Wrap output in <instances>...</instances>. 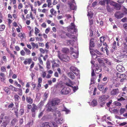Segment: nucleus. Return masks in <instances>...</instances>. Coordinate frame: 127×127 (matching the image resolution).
Masks as SVG:
<instances>
[{"mask_svg":"<svg viewBox=\"0 0 127 127\" xmlns=\"http://www.w3.org/2000/svg\"><path fill=\"white\" fill-rule=\"evenodd\" d=\"M122 15L126 14H127V9L124 6H123L122 8Z\"/></svg>","mask_w":127,"mask_h":127,"instance_id":"393cba45","label":"nucleus"},{"mask_svg":"<svg viewBox=\"0 0 127 127\" xmlns=\"http://www.w3.org/2000/svg\"><path fill=\"white\" fill-rule=\"evenodd\" d=\"M90 105L93 106H96L97 104V102L96 100H93L91 102H89Z\"/></svg>","mask_w":127,"mask_h":127,"instance_id":"aec40b11","label":"nucleus"},{"mask_svg":"<svg viewBox=\"0 0 127 127\" xmlns=\"http://www.w3.org/2000/svg\"><path fill=\"white\" fill-rule=\"evenodd\" d=\"M123 44L124 47H123V48L125 49V51H126L127 52V45L126 44V43L125 42H123Z\"/></svg>","mask_w":127,"mask_h":127,"instance_id":"a18cd8bd","label":"nucleus"},{"mask_svg":"<svg viewBox=\"0 0 127 127\" xmlns=\"http://www.w3.org/2000/svg\"><path fill=\"white\" fill-rule=\"evenodd\" d=\"M114 15L115 17L117 19H121L123 17L122 13L121 14L120 12H116Z\"/></svg>","mask_w":127,"mask_h":127,"instance_id":"dca6fc26","label":"nucleus"},{"mask_svg":"<svg viewBox=\"0 0 127 127\" xmlns=\"http://www.w3.org/2000/svg\"><path fill=\"white\" fill-rule=\"evenodd\" d=\"M15 99L16 101H17L19 100V97L17 94H16L14 95Z\"/></svg>","mask_w":127,"mask_h":127,"instance_id":"603ef678","label":"nucleus"},{"mask_svg":"<svg viewBox=\"0 0 127 127\" xmlns=\"http://www.w3.org/2000/svg\"><path fill=\"white\" fill-rule=\"evenodd\" d=\"M126 109L125 108H121L120 110V113L121 114H123L126 111Z\"/></svg>","mask_w":127,"mask_h":127,"instance_id":"49530a36","label":"nucleus"},{"mask_svg":"<svg viewBox=\"0 0 127 127\" xmlns=\"http://www.w3.org/2000/svg\"><path fill=\"white\" fill-rule=\"evenodd\" d=\"M107 46L104 47V48L103 47H102L100 49L101 51L103 52H104V51H105L107 53V52H108V50L107 49Z\"/></svg>","mask_w":127,"mask_h":127,"instance_id":"2f4dec72","label":"nucleus"},{"mask_svg":"<svg viewBox=\"0 0 127 127\" xmlns=\"http://www.w3.org/2000/svg\"><path fill=\"white\" fill-rule=\"evenodd\" d=\"M68 76L72 79H73L74 77V74L71 72H69L67 73Z\"/></svg>","mask_w":127,"mask_h":127,"instance_id":"7c9ffc66","label":"nucleus"},{"mask_svg":"<svg viewBox=\"0 0 127 127\" xmlns=\"http://www.w3.org/2000/svg\"><path fill=\"white\" fill-rule=\"evenodd\" d=\"M5 28V26L4 25H0V31H3Z\"/></svg>","mask_w":127,"mask_h":127,"instance_id":"8fccbe9b","label":"nucleus"},{"mask_svg":"<svg viewBox=\"0 0 127 127\" xmlns=\"http://www.w3.org/2000/svg\"><path fill=\"white\" fill-rule=\"evenodd\" d=\"M8 53L10 55V57L11 58H13V59H15V56L11 53V52L9 51Z\"/></svg>","mask_w":127,"mask_h":127,"instance_id":"0e129e2a","label":"nucleus"},{"mask_svg":"<svg viewBox=\"0 0 127 127\" xmlns=\"http://www.w3.org/2000/svg\"><path fill=\"white\" fill-rule=\"evenodd\" d=\"M71 50L72 56L75 58H77L78 57V47L76 46H74V49L73 47H71L70 48Z\"/></svg>","mask_w":127,"mask_h":127,"instance_id":"f03ea898","label":"nucleus"},{"mask_svg":"<svg viewBox=\"0 0 127 127\" xmlns=\"http://www.w3.org/2000/svg\"><path fill=\"white\" fill-rule=\"evenodd\" d=\"M94 43L92 40V39H91L90 41L89 48L90 49V52L92 56V58L93 59H94L95 58L96 59L97 58L96 55L93 52H92V48L94 46Z\"/></svg>","mask_w":127,"mask_h":127,"instance_id":"20e7f679","label":"nucleus"},{"mask_svg":"<svg viewBox=\"0 0 127 127\" xmlns=\"http://www.w3.org/2000/svg\"><path fill=\"white\" fill-rule=\"evenodd\" d=\"M18 94L20 95H22V90L21 89H19L18 90Z\"/></svg>","mask_w":127,"mask_h":127,"instance_id":"864d4df0","label":"nucleus"},{"mask_svg":"<svg viewBox=\"0 0 127 127\" xmlns=\"http://www.w3.org/2000/svg\"><path fill=\"white\" fill-rule=\"evenodd\" d=\"M47 2L48 3V6L49 7H51L52 5L51 0H47Z\"/></svg>","mask_w":127,"mask_h":127,"instance_id":"ea45409f","label":"nucleus"},{"mask_svg":"<svg viewBox=\"0 0 127 127\" xmlns=\"http://www.w3.org/2000/svg\"><path fill=\"white\" fill-rule=\"evenodd\" d=\"M70 91V89L68 87H64L61 90V93L63 94H67L69 93Z\"/></svg>","mask_w":127,"mask_h":127,"instance_id":"6e6552de","label":"nucleus"},{"mask_svg":"<svg viewBox=\"0 0 127 127\" xmlns=\"http://www.w3.org/2000/svg\"><path fill=\"white\" fill-rule=\"evenodd\" d=\"M70 69L76 75H78L79 73V71L77 68L73 66L70 67Z\"/></svg>","mask_w":127,"mask_h":127,"instance_id":"9d476101","label":"nucleus"},{"mask_svg":"<svg viewBox=\"0 0 127 127\" xmlns=\"http://www.w3.org/2000/svg\"><path fill=\"white\" fill-rule=\"evenodd\" d=\"M115 8L116 9L119 10L121 9V7L118 4H117L116 5L115 7Z\"/></svg>","mask_w":127,"mask_h":127,"instance_id":"3c124183","label":"nucleus"},{"mask_svg":"<svg viewBox=\"0 0 127 127\" xmlns=\"http://www.w3.org/2000/svg\"><path fill=\"white\" fill-rule=\"evenodd\" d=\"M24 50L25 51L27 55H29L31 53V51L27 48H24Z\"/></svg>","mask_w":127,"mask_h":127,"instance_id":"e433bc0d","label":"nucleus"},{"mask_svg":"<svg viewBox=\"0 0 127 127\" xmlns=\"http://www.w3.org/2000/svg\"><path fill=\"white\" fill-rule=\"evenodd\" d=\"M72 88L74 92H75L76 91H77L78 89V88L77 87H72Z\"/></svg>","mask_w":127,"mask_h":127,"instance_id":"338daca9","label":"nucleus"},{"mask_svg":"<svg viewBox=\"0 0 127 127\" xmlns=\"http://www.w3.org/2000/svg\"><path fill=\"white\" fill-rule=\"evenodd\" d=\"M106 8L108 12H112V9L110 8L108 5H107Z\"/></svg>","mask_w":127,"mask_h":127,"instance_id":"de8ad7c7","label":"nucleus"},{"mask_svg":"<svg viewBox=\"0 0 127 127\" xmlns=\"http://www.w3.org/2000/svg\"><path fill=\"white\" fill-rule=\"evenodd\" d=\"M38 60L39 61V63L40 65H43V62L42 61V59L40 58H38Z\"/></svg>","mask_w":127,"mask_h":127,"instance_id":"5fc2aeb1","label":"nucleus"},{"mask_svg":"<svg viewBox=\"0 0 127 127\" xmlns=\"http://www.w3.org/2000/svg\"><path fill=\"white\" fill-rule=\"evenodd\" d=\"M109 97V96L108 95H104L100 96L99 97V99L101 101H103L106 100Z\"/></svg>","mask_w":127,"mask_h":127,"instance_id":"ddd939ff","label":"nucleus"},{"mask_svg":"<svg viewBox=\"0 0 127 127\" xmlns=\"http://www.w3.org/2000/svg\"><path fill=\"white\" fill-rule=\"evenodd\" d=\"M50 12L52 15H53L56 14L57 13V11H55L53 8L50 9Z\"/></svg>","mask_w":127,"mask_h":127,"instance_id":"58836bf2","label":"nucleus"},{"mask_svg":"<svg viewBox=\"0 0 127 127\" xmlns=\"http://www.w3.org/2000/svg\"><path fill=\"white\" fill-rule=\"evenodd\" d=\"M62 51L63 53H68L69 52V49L67 48H62Z\"/></svg>","mask_w":127,"mask_h":127,"instance_id":"a878e982","label":"nucleus"},{"mask_svg":"<svg viewBox=\"0 0 127 127\" xmlns=\"http://www.w3.org/2000/svg\"><path fill=\"white\" fill-rule=\"evenodd\" d=\"M116 68L118 70L119 72H123L125 70L124 67H123L121 65H117L116 67Z\"/></svg>","mask_w":127,"mask_h":127,"instance_id":"a211bd4d","label":"nucleus"},{"mask_svg":"<svg viewBox=\"0 0 127 127\" xmlns=\"http://www.w3.org/2000/svg\"><path fill=\"white\" fill-rule=\"evenodd\" d=\"M60 102V100L57 99H53L51 103H48L47 104V111H53L54 110H55L56 107L55 106L58 105Z\"/></svg>","mask_w":127,"mask_h":127,"instance_id":"f257e3e1","label":"nucleus"},{"mask_svg":"<svg viewBox=\"0 0 127 127\" xmlns=\"http://www.w3.org/2000/svg\"><path fill=\"white\" fill-rule=\"evenodd\" d=\"M55 121L58 124H61L64 122L63 119L62 117H61L60 118L59 117L57 118H55Z\"/></svg>","mask_w":127,"mask_h":127,"instance_id":"f8f14e48","label":"nucleus"},{"mask_svg":"<svg viewBox=\"0 0 127 127\" xmlns=\"http://www.w3.org/2000/svg\"><path fill=\"white\" fill-rule=\"evenodd\" d=\"M105 38L104 37H101L100 38V41L101 42H103L105 40Z\"/></svg>","mask_w":127,"mask_h":127,"instance_id":"052dcab7","label":"nucleus"},{"mask_svg":"<svg viewBox=\"0 0 127 127\" xmlns=\"http://www.w3.org/2000/svg\"><path fill=\"white\" fill-rule=\"evenodd\" d=\"M14 106V104L13 103H11L9 105L8 107V108L9 109H10L11 108L13 107Z\"/></svg>","mask_w":127,"mask_h":127,"instance_id":"6e6d98bb","label":"nucleus"},{"mask_svg":"<svg viewBox=\"0 0 127 127\" xmlns=\"http://www.w3.org/2000/svg\"><path fill=\"white\" fill-rule=\"evenodd\" d=\"M38 65L39 67V69L40 71H43L44 70V68L39 63H38Z\"/></svg>","mask_w":127,"mask_h":127,"instance_id":"37998d69","label":"nucleus"},{"mask_svg":"<svg viewBox=\"0 0 127 127\" xmlns=\"http://www.w3.org/2000/svg\"><path fill=\"white\" fill-rule=\"evenodd\" d=\"M95 71L96 73H98L99 72H100L101 71V68L99 67L98 66V65L96 64L95 67Z\"/></svg>","mask_w":127,"mask_h":127,"instance_id":"c85d7f7f","label":"nucleus"},{"mask_svg":"<svg viewBox=\"0 0 127 127\" xmlns=\"http://www.w3.org/2000/svg\"><path fill=\"white\" fill-rule=\"evenodd\" d=\"M75 40H67L64 41V44L65 45H71L74 47L73 44L75 42Z\"/></svg>","mask_w":127,"mask_h":127,"instance_id":"9b49d317","label":"nucleus"},{"mask_svg":"<svg viewBox=\"0 0 127 127\" xmlns=\"http://www.w3.org/2000/svg\"><path fill=\"white\" fill-rule=\"evenodd\" d=\"M63 111H64L66 112V114H67L70 112V111L69 110L67 109L65 107H64L63 110Z\"/></svg>","mask_w":127,"mask_h":127,"instance_id":"c03bdc74","label":"nucleus"},{"mask_svg":"<svg viewBox=\"0 0 127 127\" xmlns=\"http://www.w3.org/2000/svg\"><path fill=\"white\" fill-rule=\"evenodd\" d=\"M20 54L22 56H24L25 55V52L23 50H22L20 51Z\"/></svg>","mask_w":127,"mask_h":127,"instance_id":"69168bd1","label":"nucleus"},{"mask_svg":"<svg viewBox=\"0 0 127 127\" xmlns=\"http://www.w3.org/2000/svg\"><path fill=\"white\" fill-rule=\"evenodd\" d=\"M9 89H10L12 91L17 92V89L16 88L13 87L12 85H10L9 86Z\"/></svg>","mask_w":127,"mask_h":127,"instance_id":"f704fd0d","label":"nucleus"},{"mask_svg":"<svg viewBox=\"0 0 127 127\" xmlns=\"http://www.w3.org/2000/svg\"><path fill=\"white\" fill-rule=\"evenodd\" d=\"M91 63L92 64V72L91 73L92 78H91V81L92 82L91 84H92L94 82V81L96 77V76L95 75V74L94 73V67H95V65L94 64V62L92 60L91 61Z\"/></svg>","mask_w":127,"mask_h":127,"instance_id":"39448f33","label":"nucleus"},{"mask_svg":"<svg viewBox=\"0 0 127 127\" xmlns=\"http://www.w3.org/2000/svg\"><path fill=\"white\" fill-rule=\"evenodd\" d=\"M54 116H55V118H57L59 117L61 115L60 112L58 111H55V113H54Z\"/></svg>","mask_w":127,"mask_h":127,"instance_id":"5701e85b","label":"nucleus"},{"mask_svg":"<svg viewBox=\"0 0 127 127\" xmlns=\"http://www.w3.org/2000/svg\"><path fill=\"white\" fill-rule=\"evenodd\" d=\"M113 104L114 105L118 107L120 106L121 105V103L117 101L114 102Z\"/></svg>","mask_w":127,"mask_h":127,"instance_id":"4c0bfd02","label":"nucleus"},{"mask_svg":"<svg viewBox=\"0 0 127 127\" xmlns=\"http://www.w3.org/2000/svg\"><path fill=\"white\" fill-rule=\"evenodd\" d=\"M126 75L124 74H121L120 73H118V77L121 78H126Z\"/></svg>","mask_w":127,"mask_h":127,"instance_id":"cd10ccee","label":"nucleus"},{"mask_svg":"<svg viewBox=\"0 0 127 127\" xmlns=\"http://www.w3.org/2000/svg\"><path fill=\"white\" fill-rule=\"evenodd\" d=\"M99 4L101 5H105V2L104 0L101 1H100Z\"/></svg>","mask_w":127,"mask_h":127,"instance_id":"680f3d73","label":"nucleus"},{"mask_svg":"<svg viewBox=\"0 0 127 127\" xmlns=\"http://www.w3.org/2000/svg\"><path fill=\"white\" fill-rule=\"evenodd\" d=\"M75 26L73 23H71L70 26L67 28L68 31L71 34H74V32H76L77 31V30L75 28Z\"/></svg>","mask_w":127,"mask_h":127,"instance_id":"7ed1b4c3","label":"nucleus"},{"mask_svg":"<svg viewBox=\"0 0 127 127\" xmlns=\"http://www.w3.org/2000/svg\"><path fill=\"white\" fill-rule=\"evenodd\" d=\"M3 119L4 120L3 122L1 124V126L2 127H5L9 122L8 117H7L5 116Z\"/></svg>","mask_w":127,"mask_h":127,"instance_id":"1a4fd4ad","label":"nucleus"},{"mask_svg":"<svg viewBox=\"0 0 127 127\" xmlns=\"http://www.w3.org/2000/svg\"><path fill=\"white\" fill-rule=\"evenodd\" d=\"M68 4L70 5L71 9L74 10L76 8L75 4L74 2V0H69Z\"/></svg>","mask_w":127,"mask_h":127,"instance_id":"0eeeda50","label":"nucleus"},{"mask_svg":"<svg viewBox=\"0 0 127 127\" xmlns=\"http://www.w3.org/2000/svg\"><path fill=\"white\" fill-rule=\"evenodd\" d=\"M18 36L21 39H23L25 37V34L22 33L19 34Z\"/></svg>","mask_w":127,"mask_h":127,"instance_id":"a19ab883","label":"nucleus"},{"mask_svg":"<svg viewBox=\"0 0 127 127\" xmlns=\"http://www.w3.org/2000/svg\"><path fill=\"white\" fill-rule=\"evenodd\" d=\"M66 35L68 37L71 38H72L74 39L75 40H76V37L74 35H72L71 34L69 33H66Z\"/></svg>","mask_w":127,"mask_h":127,"instance_id":"412c9836","label":"nucleus"},{"mask_svg":"<svg viewBox=\"0 0 127 127\" xmlns=\"http://www.w3.org/2000/svg\"><path fill=\"white\" fill-rule=\"evenodd\" d=\"M42 125L43 127H52V125L50 123L47 122L43 123Z\"/></svg>","mask_w":127,"mask_h":127,"instance_id":"2eb2a0df","label":"nucleus"},{"mask_svg":"<svg viewBox=\"0 0 127 127\" xmlns=\"http://www.w3.org/2000/svg\"><path fill=\"white\" fill-rule=\"evenodd\" d=\"M50 30V28L49 27H48L47 28L45 31V32L46 34H47Z\"/></svg>","mask_w":127,"mask_h":127,"instance_id":"774afa93","label":"nucleus"},{"mask_svg":"<svg viewBox=\"0 0 127 127\" xmlns=\"http://www.w3.org/2000/svg\"><path fill=\"white\" fill-rule=\"evenodd\" d=\"M52 67L53 69H54L55 67H58L59 66V65L56 63L54 61H53L52 62Z\"/></svg>","mask_w":127,"mask_h":127,"instance_id":"473e14b6","label":"nucleus"},{"mask_svg":"<svg viewBox=\"0 0 127 127\" xmlns=\"http://www.w3.org/2000/svg\"><path fill=\"white\" fill-rule=\"evenodd\" d=\"M107 116L106 115H104L102 118L101 119V121L103 122H105L106 123H107V124L109 125H111L112 123L110 122H107L106 119V117Z\"/></svg>","mask_w":127,"mask_h":127,"instance_id":"4be33fe9","label":"nucleus"},{"mask_svg":"<svg viewBox=\"0 0 127 127\" xmlns=\"http://www.w3.org/2000/svg\"><path fill=\"white\" fill-rule=\"evenodd\" d=\"M3 90L8 94L9 95L10 93V91L9 89L7 87H5L4 88Z\"/></svg>","mask_w":127,"mask_h":127,"instance_id":"c756f323","label":"nucleus"},{"mask_svg":"<svg viewBox=\"0 0 127 127\" xmlns=\"http://www.w3.org/2000/svg\"><path fill=\"white\" fill-rule=\"evenodd\" d=\"M90 7L88 6L87 7V11L88 13L87 16H88L89 19H91L93 17V13L92 12H91V11L89 10L90 9Z\"/></svg>","mask_w":127,"mask_h":127,"instance_id":"4468645a","label":"nucleus"},{"mask_svg":"<svg viewBox=\"0 0 127 127\" xmlns=\"http://www.w3.org/2000/svg\"><path fill=\"white\" fill-rule=\"evenodd\" d=\"M33 107L31 110L32 112H35V110L37 109L38 107L35 104H33L32 105Z\"/></svg>","mask_w":127,"mask_h":127,"instance_id":"bb28decb","label":"nucleus"},{"mask_svg":"<svg viewBox=\"0 0 127 127\" xmlns=\"http://www.w3.org/2000/svg\"><path fill=\"white\" fill-rule=\"evenodd\" d=\"M123 27L126 31H127V24H124L123 25Z\"/></svg>","mask_w":127,"mask_h":127,"instance_id":"e2e57ef3","label":"nucleus"},{"mask_svg":"<svg viewBox=\"0 0 127 127\" xmlns=\"http://www.w3.org/2000/svg\"><path fill=\"white\" fill-rule=\"evenodd\" d=\"M112 102V100H110L107 103H106V105H107V106L108 107H109Z\"/></svg>","mask_w":127,"mask_h":127,"instance_id":"4d7b16f0","label":"nucleus"},{"mask_svg":"<svg viewBox=\"0 0 127 127\" xmlns=\"http://www.w3.org/2000/svg\"><path fill=\"white\" fill-rule=\"evenodd\" d=\"M32 61V59L31 58L26 59L24 61V64L25 65H26L27 64H30Z\"/></svg>","mask_w":127,"mask_h":127,"instance_id":"6ab92c4d","label":"nucleus"},{"mask_svg":"<svg viewBox=\"0 0 127 127\" xmlns=\"http://www.w3.org/2000/svg\"><path fill=\"white\" fill-rule=\"evenodd\" d=\"M1 71L2 72H5L6 71V68L5 66H2L1 67Z\"/></svg>","mask_w":127,"mask_h":127,"instance_id":"13d9d810","label":"nucleus"},{"mask_svg":"<svg viewBox=\"0 0 127 127\" xmlns=\"http://www.w3.org/2000/svg\"><path fill=\"white\" fill-rule=\"evenodd\" d=\"M35 34L37 35V33H39L40 32V31L36 28L35 27Z\"/></svg>","mask_w":127,"mask_h":127,"instance_id":"bf43d9fd","label":"nucleus"},{"mask_svg":"<svg viewBox=\"0 0 127 127\" xmlns=\"http://www.w3.org/2000/svg\"><path fill=\"white\" fill-rule=\"evenodd\" d=\"M26 100L30 104H32L33 102V99L30 97L27 96L26 97Z\"/></svg>","mask_w":127,"mask_h":127,"instance_id":"b1692460","label":"nucleus"},{"mask_svg":"<svg viewBox=\"0 0 127 127\" xmlns=\"http://www.w3.org/2000/svg\"><path fill=\"white\" fill-rule=\"evenodd\" d=\"M58 56L59 58L62 61L67 62L69 60V58L68 56L65 55H62L61 56L60 55V51H58Z\"/></svg>","mask_w":127,"mask_h":127,"instance_id":"423d86ee","label":"nucleus"},{"mask_svg":"<svg viewBox=\"0 0 127 127\" xmlns=\"http://www.w3.org/2000/svg\"><path fill=\"white\" fill-rule=\"evenodd\" d=\"M98 88L100 91H102L104 89V88L103 86L100 85H98Z\"/></svg>","mask_w":127,"mask_h":127,"instance_id":"79ce46f5","label":"nucleus"},{"mask_svg":"<svg viewBox=\"0 0 127 127\" xmlns=\"http://www.w3.org/2000/svg\"><path fill=\"white\" fill-rule=\"evenodd\" d=\"M119 91L118 89L113 90L111 92V94L112 95H114L119 93Z\"/></svg>","mask_w":127,"mask_h":127,"instance_id":"f3484780","label":"nucleus"},{"mask_svg":"<svg viewBox=\"0 0 127 127\" xmlns=\"http://www.w3.org/2000/svg\"><path fill=\"white\" fill-rule=\"evenodd\" d=\"M44 103V102L43 101H41L38 104V107H40L42 106Z\"/></svg>","mask_w":127,"mask_h":127,"instance_id":"09e8293b","label":"nucleus"},{"mask_svg":"<svg viewBox=\"0 0 127 127\" xmlns=\"http://www.w3.org/2000/svg\"><path fill=\"white\" fill-rule=\"evenodd\" d=\"M104 60L105 63L109 65H111V62L110 60H108L107 59H105Z\"/></svg>","mask_w":127,"mask_h":127,"instance_id":"c9c22d12","label":"nucleus"},{"mask_svg":"<svg viewBox=\"0 0 127 127\" xmlns=\"http://www.w3.org/2000/svg\"><path fill=\"white\" fill-rule=\"evenodd\" d=\"M31 44L32 47L33 49H34L35 47L37 49L38 48V47L37 44H35L34 43L32 42L31 43Z\"/></svg>","mask_w":127,"mask_h":127,"instance_id":"72a5a7b5","label":"nucleus"}]
</instances>
